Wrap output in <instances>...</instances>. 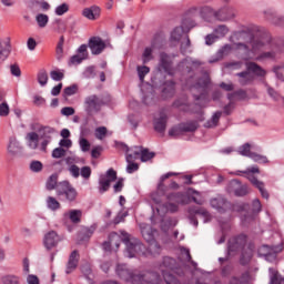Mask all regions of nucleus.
Returning <instances> with one entry per match:
<instances>
[{"instance_id":"f257e3e1","label":"nucleus","mask_w":284,"mask_h":284,"mask_svg":"<svg viewBox=\"0 0 284 284\" xmlns=\"http://www.w3.org/2000/svg\"><path fill=\"white\" fill-rule=\"evenodd\" d=\"M255 29L248 28L241 32V37H245L248 34V39L252 45L253 54H257V52H262L258 57L255 58V61H265V59L274 60L276 59V50H274V42L272 41V37L267 33H263L260 38L254 37ZM263 50H271L263 52Z\"/></svg>"},{"instance_id":"f03ea898","label":"nucleus","mask_w":284,"mask_h":284,"mask_svg":"<svg viewBox=\"0 0 284 284\" xmlns=\"http://www.w3.org/2000/svg\"><path fill=\"white\" fill-rule=\"evenodd\" d=\"M227 254L229 256L241 254L240 264L243 266L250 265L252 256H254V243L248 242L247 235L243 233L232 236L227 241Z\"/></svg>"},{"instance_id":"7ed1b4c3","label":"nucleus","mask_w":284,"mask_h":284,"mask_svg":"<svg viewBox=\"0 0 284 284\" xmlns=\"http://www.w3.org/2000/svg\"><path fill=\"white\" fill-rule=\"evenodd\" d=\"M116 274L119 278L132 284H161V275L156 272H139L132 271L128 264H119L116 266Z\"/></svg>"},{"instance_id":"20e7f679","label":"nucleus","mask_w":284,"mask_h":284,"mask_svg":"<svg viewBox=\"0 0 284 284\" xmlns=\"http://www.w3.org/2000/svg\"><path fill=\"white\" fill-rule=\"evenodd\" d=\"M160 270L166 284H179L176 276H185L183 267L176 264V260L170 256L163 257ZM176 274V276H174Z\"/></svg>"},{"instance_id":"39448f33","label":"nucleus","mask_w":284,"mask_h":284,"mask_svg":"<svg viewBox=\"0 0 284 284\" xmlns=\"http://www.w3.org/2000/svg\"><path fill=\"white\" fill-rule=\"evenodd\" d=\"M246 71L236 73L239 77L240 85H252L256 79H265L267 77V71L263 67L258 65L256 62H246Z\"/></svg>"},{"instance_id":"423d86ee","label":"nucleus","mask_w":284,"mask_h":284,"mask_svg":"<svg viewBox=\"0 0 284 284\" xmlns=\"http://www.w3.org/2000/svg\"><path fill=\"white\" fill-rule=\"evenodd\" d=\"M233 212H240L243 213L245 212V214H243L241 216L242 219V223H250V221H254V216H256V214H260V212H262L263 210V205L261 204V200L255 199L252 202V207H250V204L247 203H242V204H234L232 206Z\"/></svg>"},{"instance_id":"0eeeda50","label":"nucleus","mask_w":284,"mask_h":284,"mask_svg":"<svg viewBox=\"0 0 284 284\" xmlns=\"http://www.w3.org/2000/svg\"><path fill=\"white\" fill-rule=\"evenodd\" d=\"M55 194L62 203H74L77 196H79V192H77V189L69 181L59 182Z\"/></svg>"},{"instance_id":"6e6552de","label":"nucleus","mask_w":284,"mask_h":284,"mask_svg":"<svg viewBox=\"0 0 284 284\" xmlns=\"http://www.w3.org/2000/svg\"><path fill=\"white\" fill-rule=\"evenodd\" d=\"M241 174H246V179H248L250 183L253 185V187H256L258 190L262 199H270V193L267 190H265V183L262 181H258V179L254 174H260L261 170L257 165H253L247 168L245 171H239Z\"/></svg>"},{"instance_id":"1a4fd4ad","label":"nucleus","mask_w":284,"mask_h":284,"mask_svg":"<svg viewBox=\"0 0 284 284\" xmlns=\"http://www.w3.org/2000/svg\"><path fill=\"white\" fill-rule=\"evenodd\" d=\"M105 100H103V97L90 94L84 98L83 108L84 112H87L89 116H92V114H99V112L103 110Z\"/></svg>"},{"instance_id":"9d476101","label":"nucleus","mask_w":284,"mask_h":284,"mask_svg":"<svg viewBox=\"0 0 284 284\" xmlns=\"http://www.w3.org/2000/svg\"><path fill=\"white\" fill-rule=\"evenodd\" d=\"M122 241L126 245V252L130 258H134V256H141V254H145V245L140 241H130V234L122 233Z\"/></svg>"},{"instance_id":"9b49d317","label":"nucleus","mask_w":284,"mask_h":284,"mask_svg":"<svg viewBox=\"0 0 284 284\" xmlns=\"http://www.w3.org/2000/svg\"><path fill=\"white\" fill-rule=\"evenodd\" d=\"M226 192L233 196L243 197L248 195L250 186L239 180H231L226 185Z\"/></svg>"},{"instance_id":"f8f14e48","label":"nucleus","mask_w":284,"mask_h":284,"mask_svg":"<svg viewBox=\"0 0 284 284\" xmlns=\"http://www.w3.org/2000/svg\"><path fill=\"white\" fill-rule=\"evenodd\" d=\"M38 134H39L40 139L42 140V142L40 144V150L42 152H47L48 145H50V143H52V135L57 134V129H54L52 126L41 125L38 129Z\"/></svg>"},{"instance_id":"ddd939ff","label":"nucleus","mask_w":284,"mask_h":284,"mask_svg":"<svg viewBox=\"0 0 284 284\" xmlns=\"http://www.w3.org/2000/svg\"><path fill=\"white\" fill-rule=\"evenodd\" d=\"M173 65L174 62H172V58H170V54L161 52L158 64L159 72H165V74H169V77H174V74H176V71L174 70Z\"/></svg>"},{"instance_id":"4468645a","label":"nucleus","mask_w":284,"mask_h":284,"mask_svg":"<svg viewBox=\"0 0 284 284\" xmlns=\"http://www.w3.org/2000/svg\"><path fill=\"white\" fill-rule=\"evenodd\" d=\"M260 256H264L270 263H273V261H276L278 254L283 252V245H262L258 248Z\"/></svg>"},{"instance_id":"2eb2a0df","label":"nucleus","mask_w":284,"mask_h":284,"mask_svg":"<svg viewBox=\"0 0 284 284\" xmlns=\"http://www.w3.org/2000/svg\"><path fill=\"white\" fill-rule=\"evenodd\" d=\"M116 181V172L114 169H109L105 174L100 175L99 178V192L104 194L110 190V184Z\"/></svg>"},{"instance_id":"dca6fc26","label":"nucleus","mask_w":284,"mask_h":284,"mask_svg":"<svg viewBox=\"0 0 284 284\" xmlns=\"http://www.w3.org/2000/svg\"><path fill=\"white\" fill-rule=\"evenodd\" d=\"M89 48L91 50V53L94 55H99L105 50V41L99 37H92L89 40Z\"/></svg>"},{"instance_id":"f3484780","label":"nucleus","mask_w":284,"mask_h":284,"mask_svg":"<svg viewBox=\"0 0 284 284\" xmlns=\"http://www.w3.org/2000/svg\"><path fill=\"white\" fill-rule=\"evenodd\" d=\"M166 201L176 203L178 205H187L190 204V196L184 192H171L166 194Z\"/></svg>"},{"instance_id":"a211bd4d","label":"nucleus","mask_w":284,"mask_h":284,"mask_svg":"<svg viewBox=\"0 0 284 284\" xmlns=\"http://www.w3.org/2000/svg\"><path fill=\"white\" fill-rule=\"evenodd\" d=\"M79 261H81V254L77 250L72 251L67 262L65 274H72L79 267Z\"/></svg>"},{"instance_id":"6ab92c4d","label":"nucleus","mask_w":284,"mask_h":284,"mask_svg":"<svg viewBox=\"0 0 284 284\" xmlns=\"http://www.w3.org/2000/svg\"><path fill=\"white\" fill-rule=\"evenodd\" d=\"M211 207L216 210L220 214H225L230 209V203L224 197H214L211 200Z\"/></svg>"},{"instance_id":"aec40b11","label":"nucleus","mask_w":284,"mask_h":284,"mask_svg":"<svg viewBox=\"0 0 284 284\" xmlns=\"http://www.w3.org/2000/svg\"><path fill=\"white\" fill-rule=\"evenodd\" d=\"M60 241L61 236H59L55 231H50L44 235V246L47 247V250H52V247H57Z\"/></svg>"},{"instance_id":"412c9836","label":"nucleus","mask_w":284,"mask_h":284,"mask_svg":"<svg viewBox=\"0 0 284 284\" xmlns=\"http://www.w3.org/2000/svg\"><path fill=\"white\" fill-rule=\"evenodd\" d=\"M153 128L155 132H159V134H163L165 132V128H168V114L161 112L160 118L154 119Z\"/></svg>"},{"instance_id":"4be33fe9","label":"nucleus","mask_w":284,"mask_h":284,"mask_svg":"<svg viewBox=\"0 0 284 284\" xmlns=\"http://www.w3.org/2000/svg\"><path fill=\"white\" fill-rule=\"evenodd\" d=\"M12 52V44H10V38L0 41V65L10 57Z\"/></svg>"},{"instance_id":"5701e85b","label":"nucleus","mask_w":284,"mask_h":284,"mask_svg":"<svg viewBox=\"0 0 284 284\" xmlns=\"http://www.w3.org/2000/svg\"><path fill=\"white\" fill-rule=\"evenodd\" d=\"M112 245H115V247L121 245V235H119L116 232L109 234V241L103 242L102 247L105 250V252H110L112 250Z\"/></svg>"},{"instance_id":"b1692460","label":"nucleus","mask_w":284,"mask_h":284,"mask_svg":"<svg viewBox=\"0 0 284 284\" xmlns=\"http://www.w3.org/2000/svg\"><path fill=\"white\" fill-rule=\"evenodd\" d=\"M172 105L181 112H196L192 109V105L194 104H190V102H187V97H182L175 100Z\"/></svg>"},{"instance_id":"393cba45","label":"nucleus","mask_w":284,"mask_h":284,"mask_svg":"<svg viewBox=\"0 0 284 284\" xmlns=\"http://www.w3.org/2000/svg\"><path fill=\"white\" fill-rule=\"evenodd\" d=\"M189 214H194V216H203L204 223H207L209 221H212V214L207 212V209L205 207H199V206H190L187 210Z\"/></svg>"},{"instance_id":"a878e982","label":"nucleus","mask_w":284,"mask_h":284,"mask_svg":"<svg viewBox=\"0 0 284 284\" xmlns=\"http://www.w3.org/2000/svg\"><path fill=\"white\" fill-rule=\"evenodd\" d=\"M82 16L90 21H97L98 17H101V8L93 6L91 8H85L82 10Z\"/></svg>"},{"instance_id":"bb28decb","label":"nucleus","mask_w":284,"mask_h":284,"mask_svg":"<svg viewBox=\"0 0 284 284\" xmlns=\"http://www.w3.org/2000/svg\"><path fill=\"white\" fill-rule=\"evenodd\" d=\"M234 18V13H232V9L224 7L219 11H215V19L217 21H230V19Z\"/></svg>"},{"instance_id":"cd10ccee","label":"nucleus","mask_w":284,"mask_h":284,"mask_svg":"<svg viewBox=\"0 0 284 284\" xmlns=\"http://www.w3.org/2000/svg\"><path fill=\"white\" fill-rule=\"evenodd\" d=\"M270 284H284V277L276 267L268 268Z\"/></svg>"},{"instance_id":"c85d7f7f","label":"nucleus","mask_w":284,"mask_h":284,"mask_svg":"<svg viewBox=\"0 0 284 284\" xmlns=\"http://www.w3.org/2000/svg\"><path fill=\"white\" fill-rule=\"evenodd\" d=\"M175 92H176V83L172 80L166 81L162 89L163 97H165V99H170V97H174Z\"/></svg>"},{"instance_id":"c756f323","label":"nucleus","mask_w":284,"mask_h":284,"mask_svg":"<svg viewBox=\"0 0 284 284\" xmlns=\"http://www.w3.org/2000/svg\"><path fill=\"white\" fill-rule=\"evenodd\" d=\"M39 139H41V136L37 132H29L27 134L26 140L31 150H37V148H39Z\"/></svg>"},{"instance_id":"7c9ffc66","label":"nucleus","mask_w":284,"mask_h":284,"mask_svg":"<svg viewBox=\"0 0 284 284\" xmlns=\"http://www.w3.org/2000/svg\"><path fill=\"white\" fill-rule=\"evenodd\" d=\"M8 152L12 156L19 154L21 152V143L17 141V138H10L9 145H8Z\"/></svg>"},{"instance_id":"2f4dec72","label":"nucleus","mask_w":284,"mask_h":284,"mask_svg":"<svg viewBox=\"0 0 284 284\" xmlns=\"http://www.w3.org/2000/svg\"><path fill=\"white\" fill-rule=\"evenodd\" d=\"M210 83H212L210 75H205L203 78H200L197 82L193 85V88H195V90H203V92H205V90L210 88Z\"/></svg>"},{"instance_id":"473e14b6","label":"nucleus","mask_w":284,"mask_h":284,"mask_svg":"<svg viewBox=\"0 0 284 284\" xmlns=\"http://www.w3.org/2000/svg\"><path fill=\"white\" fill-rule=\"evenodd\" d=\"M180 124L182 125V131L184 134L187 132H196V130H199V121L196 120L181 122Z\"/></svg>"},{"instance_id":"72a5a7b5","label":"nucleus","mask_w":284,"mask_h":284,"mask_svg":"<svg viewBox=\"0 0 284 284\" xmlns=\"http://www.w3.org/2000/svg\"><path fill=\"white\" fill-rule=\"evenodd\" d=\"M229 284H250V273L244 272L241 276H232Z\"/></svg>"},{"instance_id":"f704fd0d","label":"nucleus","mask_w":284,"mask_h":284,"mask_svg":"<svg viewBox=\"0 0 284 284\" xmlns=\"http://www.w3.org/2000/svg\"><path fill=\"white\" fill-rule=\"evenodd\" d=\"M58 185H59V174L53 173L47 180L45 187H47V190H49V192H52V190H55V192H57Z\"/></svg>"},{"instance_id":"c9c22d12","label":"nucleus","mask_w":284,"mask_h":284,"mask_svg":"<svg viewBox=\"0 0 284 284\" xmlns=\"http://www.w3.org/2000/svg\"><path fill=\"white\" fill-rule=\"evenodd\" d=\"M266 19L274 26H284V17H281L274 12H265Z\"/></svg>"},{"instance_id":"e433bc0d","label":"nucleus","mask_w":284,"mask_h":284,"mask_svg":"<svg viewBox=\"0 0 284 284\" xmlns=\"http://www.w3.org/2000/svg\"><path fill=\"white\" fill-rule=\"evenodd\" d=\"M216 11H214V9H212V7H202L200 8V17H202V19H204L205 21H207V19H210L211 17L215 18Z\"/></svg>"},{"instance_id":"4c0bfd02","label":"nucleus","mask_w":284,"mask_h":284,"mask_svg":"<svg viewBox=\"0 0 284 284\" xmlns=\"http://www.w3.org/2000/svg\"><path fill=\"white\" fill-rule=\"evenodd\" d=\"M222 115H223V112H221V111L215 112L212 115L211 120H209L205 123V128H216V125H219V121H221Z\"/></svg>"},{"instance_id":"58836bf2","label":"nucleus","mask_w":284,"mask_h":284,"mask_svg":"<svg viewBox=\"0 0 284 284\" xmlns=\"http://www.w3.org/2000/svg\"><path fill=\"white\" fill-rule=\"evenodd\" d=\"M237 152L241 154V156H248V159H251L252 154H254V152H252V144L247 142L241 145Z\"/></svg>"},{"instance_id":"ea45409f","label":"nucleus","mask_w":284,"mask_h":284,"mask_svg":"<svg viewBox=\"0 0 284 284\" xmlns=\"http://www.w3.org/2000/svg\"><path fill=\"white\" fill-rule=\"evenodd\" d=\"M47 206L52 212H57V210H61V203L57 201V197L48 196L47 197Z\"/></svg>"},{"instance_id":"a19ab883","label":"nucleus","mask_w":284,"mask_h":284,"mask_svg":"<svg viewBox=\"0 0 284 284\" xmlns=\"http://www.w3.org/2000/svg\"><path fill=\"white\" fill-rule=\"evenodd\" d=\"M81 216H83V212L81 210H71L69 212L71 223H81Z\"/></svg>"},{"instance_id":"79ce46f5","label":"nucleus","mask_w":284,"mask_h":284,"mask_svg":"<svg viewBox=\"0 0 284 284\" xmlns=\"http://www.w3.org/2000/svg\"><path fill=\"white\" fill-rule=\"evenodd\" d=\"M140 152L141 161L142 163H145L148 161H152L156 154L154 152H150L148 149H142Z\"/></svg>"},{"instance_id":"37998d69","label":"nucleus","mask_w":284,"mask_h":284,"mask_svg":"<svg viewBox=\"0 0 284 284\" xmlns=\"http://www.w3.org/2000/svg\"><path fill=\"white\" fill-rule=\"evenodd\" d=\"M79 92V85L72 84L70 87L64 88L62 97L63 99H68V97H73V94H77Z\"/></svg>"},{"instance_id":"c03bdc74","label":"nucleus","mask_w":284,"mask_h":284,"mask_svg":"<svg viewBox=\"0 0 284 284\" xmlns=\"http://www.w3.org/2000/svg\"><path fill=\"white\" fill-rule=\"evenodd\" d=\"M1 281L3 284H21V277L17 275H4Z\"/></svg>"},{"instance_id":"a18cd8bd","label":"nucleus","mask_w":284,"mask_h":284,"mask_svg":"<svg viewBox=\"0 0 284 284\" xmlns=\"http://www.w3.org/2000/svg\"><path fill=\"white\" fill-rule=\"evenodd\" d=\"M136 70H138V77H139L141 83H143L145 81V75L150 74V67H148V65H139L136 68Z\"/></svg>"},{"instance_id":"49530a36","label":"nucleus","mask_w":284,"mask_h":284,"mask_svg":"<svg viewBox=\"0 0 284 284\" xmlns=\"http://www.w3.org/2000/svg\"><path fill=\"white\" fill-rule=\"evenodd\" d=\"M36 21H37L39 28H45V26H48V21H50V18L48 17V14L39 13L36 17Z\"/></svg>"},{"instance_id":"de8ad7c7","label":"nucleus","mask_w":284,"mask_h":284,"mask_svg":"<svg viewBox=\"0 0 284 284\" xmlns=\"http://www.w3.org/2000/svg\"><path fill=\"white\" fill-rule=\"evenodd\" d=\"M230 32V29H227V26L221 24L214 29L215 36H217V39H223Z\"/></svg>"},{"instance_id":"09e8293b","label":"nucleus","mask_w":284,"mask_h":284,"mask_svg":"<svg viewBox=\"0 0 284 284\" xmlns=\"http://www.w3.org/2000/svg\"><path fill=\"white\" fill-rule=\"evenodd\" d=\"M55 14L57 17H63V14L70 12V4L68 3H62V4H59L57 8H55Z\"/></svg>"},{"instance_id":"8fccbe9b","label":"nucleus","mask_w":284,"mask_h":284,"mask_svg":"<svg viewBox=\"0 0 284 284\" xmlns=\"http://www.w3.org/2000/svg\"><path fill=\"white\" fill-rule=\"evenodd\" d=\"M182 134H184V132L181 123L174 125L169 130V136H182Z\"/></svg>"},{"instance_id":"3c124183","label":"nucleus","mask_w":284,"mask_h":284,"mask_svg":"<svg viewBox=\"0 0 284 284\" xmlns=\"http://www.w3.org/2000/svg\"><path fill=\"white\" fill-rule=\"evenodd\" d=\"M184 29L183 27H176L172 32H171V39L172 41H181V38L183 37Z\"/></svg>"},{"instance_id":"603ef678","label":"nucleus","mask_w":284,"mask_h":284,"mask_svg":"<svg viewBox=\"0 0 284 284\" xmlns=\"http://www.w3.org/2000/svg\"><path fill=\"white\" fill-rule=\"evenodd\" d=\"M63 43H65V38L63 36L60 37L59 42L55 48V54L58 59L63 58Z\"/></svg>"},{"instance_id":"864d4df0","label":"nucleus","mask_w":284,"mask_h":284,"mask_svg":"<svg viewBox=\"0 0 284 284\" xmlns=\"http://www.w3.org/2000/svg\"><path fill=\"white\" fill-rule=\"evenodd\" d=\"M232 52V44H224L219 51H217V58L223 59V57H227Z\"/></svg>"},{"instance_id":"5fc2aeb1","label":"nucleus","mask_w":284,"mask_h":284,"mask_svg":"<svg viewBox=\"0 0 284 284\" xmlns=\"http://www.w3.org/2000/svg\"><path fill=\"white\" fill-rule=\"evenodd\" d=\"M105 136H108V128L99 126L95 129V139L103 141V139H105Z\"/></svg>"},{"instance_id":"6e6d98bb","label":"nucleus","mask_w":284,"mask_h":284,"mask_svg":"<svg viewBox=\"0 0 284 284\" xmlns=\"http://www.w3.org/2000/svg\"><path fill=\"white\" fill-rule=\"evenodd\" d=\"M180 261L187 263V261H192V254H190L189 248L182 247L180 253Z\"/></svg>"},{"instance_id":"4d7b16f0","label":"nucleus","mask_w":284,"mask_h":284,"mask_svg":"<svg viewBox=\"0 0 284 284\" xmlns=\"http://www.w3.org/2000/svg\"><path fill=\"white\" fill-rule=\"evenodd\" d=\"M83 77L85 79H94L97 77V68L94 65L88 67L83 72Z\"/></svg>"},{"instance_id":"13d9d810","label":"nucleus","mask_w":284,"mask_h":284,"mask_svg":"<svg viewBox=\"0 0 284 284\" xmlns=\"http://www.w3.org/2000/svg\"><path fill=\"white\" fill-rule=\"evenodd\" d=\"M251 159L255 163H270V161L267 160V156L261 155V154L255 153V152L252 153Z\"/></svg>"},{"instance_id":"bf43d9fd","label":"nucleus","mask_w":284,"mask_h":284,"mask_svg":"<svg viewBox=\"0 0 284 284\" xmlns=\"http://www.w3.org/2000/svg\"><path fill=\"white\" fill-rule=\"evenodd\" d=\"M164 207L168 210V212H171V214L179 212V204H176V202H166Z\"/></svg>"},{"instance_id":"052dcab7","label":"nucleus","mask_w":284,"mask_h":284,"mask_svg":"<svg viewBox=\"0 0 284 284\" xmlns=\"http://www.w3.org/2000/svg\"><path fill=\"white\" fill-rule=\"evenodd\" d=\"M268 94L274 99L275 101H281L282 105H284V98L278 94L274 89L268 88L267 89Z\"/></svg>"},{"instance_id":"680f3d73","label":"nucleus","mask_w":284,"mask_h":284,"mask_svg":"<svg viewBox=\"0 0 284 284\" xmlns=\"http://www.w3.org/2000/svg\"><path fill=\"white\" fill-rule=\"evenodd\" d=\"M63 156H65V149L60 146V148H55L52 151V158L53 159H63Z\"/></svg>"},{"instance_id":"e2e57ef3","label":"nucleus","mask_w":284,"mask_h":284,"mask_svg":"<svg viewBox=\"0 0 284 284\" xmlns=\"http://www.w3.org/2000/svg\"><path fill=\"white\" fill-rule=\"evenodd\" d=\"M38 82L40 83V85H48V72L40 71L38 73Z\"/></svg>"},{"instance_id":"0e129e2a","label":"nucleus","mask_w":284,"mask_h":284,"mask_svg":"<svg viewBox=\"0 0 284 284\" xmlns=\"http://www.w3.org/2000/svg\"><path fill=\"white\" fill-rule=\"evenodd\" d=\"M30 170L31 172H41L43 170V163L41 161H32L30 163Z\"/></svg>"},{"instance_id":"69168bd1","label":"nucleus","mask_w":284,"mask_h":284,"mask_svg":"<svg viewBox=\"0 0 284 284\" xmlns=\"http://www.w3.org/2000/svg\"><path fill=\"white\" fill-rule=\"evenodd\" d=\"M152 48L148 47L144 49V52L142 54L143 57V63H149V61H152Z\"/></svg>"},{"instance_id":"338daca9","label":"nucleus","mask_w":284,"mask_h":284,"mask_svg":"<svg viewBox=\"0 0 284 284\" xmlns=\"http://www.w3.org/2000/svg\"><path fill=\"white\" fill-rule=\"evenodd\" d=\"M10 114V105L7 102L0 104V116H8Z\"/></svg>"},{"instance_id":"774afa93","label":"nucleus","mask_w":284,"mask_h":284,"mask_svg":"<svg viewBox=\"0 0 284 284\" xmlns=\"http://www.w3.org/2000/svg\"><path fill=\"white\" fill-rule=\"evenodd\" d=\"M273 72H275L277 79L284 81V65L282 67H274Z\"/></svg>"}]
</instances>
